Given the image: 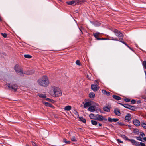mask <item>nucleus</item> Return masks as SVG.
<instances>
[{
  "mask_svg": "<svg viewBox=\"0 0 146 146\" xmlns=\"http://www.w3.org/2000/svg\"><path fill=\"white\" fill-rule=\"evenodd\" d=\"M50 94L54 97L61 96L62 95L61 90L59 88L56 87H52L50 92Z\"/></svg>",
  "mask_w": 146,
  "mask_h": 146,
  "instance_id": "obj_1",
  "label": "nucleus"
},
{
  "mask_svg": "<svg viewBox=\"0 0 146 146\" xmlns=\"http://www.w3.org/2000/svg\"><path fill=\"white\" fill-rule=\"evenodd\" d=\"M37 82L39 85L44 87H47L49 83L48 78L46 76H43L39 79Z\"/></svg>",
  "mask_w": 146,
  "mask_h": 146,
  "instance_id": "obj_2",
  "label": "nucleus"
},
{
  "mask_svg": "<svg viewBox=\"0 0 146 146\" xmlns=\"http://www.w3.org/2000/svg\"><path fill=\"white\" fill-rule=\"evenodd\" d=\"M14 69L16 73L19 74L21 75L24 74V72L22 67L19 65H16L15 66Z\"/></svg>",
  "mask_w": 146,
  "mask_h": 146,
  "instance_id": "obj_3",
  "label": "nucleus"
},
{
  "mask_svg": "<svg viewBox=\"0 0 146 146\" xmlns=\"http://www.w3.org/2000/svg\"><path fill=\"white\" fill-rule=\"evenodd\" d=\"M128 141H130L133 145L135 146H145V143L142 142L139 143V142H138L134 139H128Z\"/></svg>",
  "mask_w": 146,
  "mask_h": 146,
  "instance_id": "obj_4",
  "label": "nucleus"
},
{
  "mask_svg": "<svg viewBox=\"0 0 146 146\" xmlns=\"http://www.w3.org/2000/svg\"><path fill=\"white\" fill-rule=\"evenodd\" d=\"M7 86L8 88L10 89H13L15 91L17 90L18 88V86L16 84H13V82L8 83Z\"/></svg>",
  "mask_w": 146,
  "mask_h": 146,
  "instance_id": "obj_5",
  "label": "nucleus"
},
{
  "mask_svg": "<svg viewBox=\"0 0 146 146\" xmlns=\"http://www.w3.org/2000/svg\"><path fill=\"white\" fill-rule=\"evenodd\" d=\"M114 32L115 35L118 36H124V35L122 33L117 29H115L114 31Z\"/></svg>",
  "mask_w": 146,
  "mask_h": 146,
  "instance_id": "obj_6",
  "label": "nucleus"
},
{
  "mask_svg": "<svg viewBox=\"0 0 146 146\" xmlns=\"http://www.w3.org/2000/svg\"><path fill=\"white\" fill-rule=\"evenodd\" d=\"M96 119L99 121H106L107 119L104 117L102 116L99 115H96Z\"/></svg>",
  "mask_w": 146,
  "mask_h": 146,
  "instance_id": "obj_7",
  "label": "nucleus"
},
{
  "mask_svg": "<svg viewBox=\"0 0 146 146\" xmlns=\"http://www.w3.org/2000/svg\"><path fill=\"white\" fill-rule=\"evenodd\" d=\"M91 89L94 91H97L98 89V87L96 84L91 85Z\"/></svg>",
  "mask_w": 146,
  "mask_h": 146,
  "instance_id": "obj_8",
  "label": "nucleus"
},
{
  "mask_svg": "<svg viewBox=\"0 0 146 146\" xmlns=\"http://www.w3.org/2000/svg\"><path fill=\"white\" fill-rule=\"evenodd\" d=\"M96 107L94 105L90 106L88 108V110L90 112H93L95 111Z\"/></svg>",
  "mask_w": 146,
  "mask_h": 146,
  "instance_id": "obj_9",
  "label": "nucleus"
},
{
  "mask_svg": "<svg viewBox=\"0 0 146 146\" xmlns=\"http://www.w3.org/2000/svg\"><path fill=\"white\" fill-rule=\"evenodd\" d=\"M133 123L134 125L137 127L139 126L141 124L140 121L137 119H135L134 120Z\"/></svg>",
  "mask_w": 146,
  "mask_h": 146,
  "instance_id": "obj_10",
  "label": "nucleus"
},
{
  "mask_svg": "<svg viewBox=\"0 0 146 146\" xmlns=\"http://www.w3.org/2000/svg\"><path fill=\"white\" fill-rule=\"evenodd\" d=\"M139 133V130L137 129H133V131L132 133H131V134L132 133H133L134 135H138Z\"/></svg>",
  "mask_w": 146,
  "mask_h": 146,
  "instance_id": "obj_11",
  "label": "nucleus"
},
{
  "mask_svg": "<svg viewBox=\"0 0 146 146\" xmlns=\"http://www.w3.org/2000/svg\"><path fill=\"white\" fill-rule=\"evenodd\" d=\"M35 71L34 70H30L27 71H24V74L27 75L32 74L34 73Z\"/></svg>",
  "mask_w": 146,
  "mask_h": 146,
  "instance_id": "obj_12",
  "label": "nucleus"
},
{
  "mask_svg": "<svg viewBox=\"0 0 146 146\" xmlns=\"http://www.w3.org/2000/svg\"><path fill=\"white\" fill-rule=\"evenodd\" d=\"M108 120L110 122H117L119 120V119L117 118H111L110 117H108Z\"/></svg>",
  "mask_w": 146,
  "mask_h": 146,
  "instance_id": "obj_13",
  "label": "nucleus"
},
{
  "mask_svg": "<svg viewBox=\"0 0 146 146\" xmlns=\"http://www.w3.org/2000/svg\"><path fill=\"white\" fill-rule=\"evenodd\" d=\"M75 4L79 5L81 4L85 1L84 0H75Z\"/></svg>",
  "mask_w": 146,
  "mask_h": 146,
  "instance_id": "obj_14",
  "label": "nucleus"
},
{
  "mask_svg": "<svg viewBox=\"0 0 146 146\" xmlns=\"http://www.w3.org/2000/svg\"><path fill=\"white\" fill-rule=\"evenodd\" d=\"M114 113L117 115H120L121 114L119 110L117 108H116L114 110Z\"/></svg>",
  "mask_w": 146,
  "mask_h": 146,
  "instance_id": "obj_15",
  "label": "nucleus"
},
{
  "mask_svg": "<svg viewBox=\"0 0 146 146\" xmlns=\"http://www.w3.org/2000/svg\"><path fill=\"white\" fill-rule=\"evenodd\" d=\"M91 104L90 102H86L84 104V107L85 108H86V107H90V106L91 105Z\"/></svg>",
  "mask_w": 146,
  "mask_h": 146,
  "instance_id": "obj_16",
  "label": "nucleus"
},
{
  "mask_svg": "<svg viewBox=\"0 0 146 146\" xmlns=\"http://www.w3.org/2000/svg\"><path fill=\"white\" fill-rule=\"evenodd\" d=\"M66 3L68 5H72L74 4L76 5L75 0H72L69 1H67L66 2Z\"/></svg>",
  "mask_w": 146,
  "mask_h": 146,
  "instance_id": "obj_17",
  "label": "nucleus"
},
{
  "mask_svg": "<svg viewBox=\"0 0 146 146\" xmlns=\"http://www.w3.org/2000/svg\"><path fill=\"white\" fill-rule=\"evenodd\" d=\"M128 109L131 110L135 111L136 109V108L135 107L128 104Z\"/></svg>",
  "mask_w": 146,
  "mask_h": 146,
  "instance_id": "obj_18",
  "label": "nucleus"
},
{
  "mask_svg": "<svg viewBox=\"0 0 146 146\" xmlns=\"http://www.w3.org/2000/svg\"><path fill=\"white\" fill-rule=\"evenodd\" d=\"M102 33H99L98 32H96L95 33H94L93 34L94 36H101L102 35Z\"/></svg>",
  "mask_w": 146,
  "mask_h": 146,
  "instance_id": "obj_19",
  "label": "nucleus"
},
{
  "mask_svg": "<svg viewBox=\"0 0 146 146\" xmlns=\"http://www.w3.org/2000/svg\"><path fill=\"white\" fill-rule=\"evenodd\" d=\"M96 115L93 114H90L89 115V117L91 119H96Z\"/></svg>",
  "mask_w": 146,
  "mask_h": 146,
  "instance_id": "obj_20",
  "label": "nucleus"
},
{
  "mask_svg": "<svg viewBox=\"0 0 146 146\" xmlns=\"http://www.w3.org/2000/svg\"><path fill=\"white\" fill-rule=\"evenodd\" d=\"M64 109L65 111H70L71 109V107L70 106H66Z\"/></svg>",
  "mask_w": 146,
  "mask_h": 146,
  "instance_id": "obj_21",
  "label": "nucleus"
},
{
  "mask_svg": "<svg viewBox=\"0 0 146 146\" xmlns=\"http://www.w3.org/2000/svg\"><path fill=\"white\" fill-rule=\"evenodd\" d=\"M93 25L96 27L99 26L100 25V23L98 21H96L93 23Z\"/></svg>",
  "mask_w": 146,
  "mask_h": 146,
  "instance_id": "obj_22",
  "label": "nucleus"
},
{
  "mask_svg": "<svg viewBox=\"0 0 146 146\" xmlns=\"http://www.w3.org/2000/svg\"><path fill=\"white\" fill-rule=\"evenodd\" d=\"M141 125L145 129H146V124L144 121H143L141 122Z\"/></svg>",
  "mask_w": 146,
  "mask_h": 146,
  "instance_id": "obj_23",
  "label": "nucleus"
},
{
  "mask_svg": "<svg viewBox=\"0 0 146 146\" xmlns=\"http://www.w3.org/2000/svg\"><path fill=\"white\" fill-rule=\"evenodd\" d=\"M89 97L91 98H93L95 97V94L93 92H91L89 94Z\"/></svg>",
  "mask_w": 146,
  "mask_h": 146,
  "instance_id": "obj_24",
  "label": "nucleus"
},
{
  "mask_svg": "<svg viewBox=\"0 0 146 146\" xmlns=\"http://www.w3.org/2000/svg\"><path fill=\"white\" fill-rule=\"evenodd\" d=\"M104 110L107 112H109L110 111V108L107 106L103 108Z\"/></svg>",
  "mask_w": 146,
  "mask_h": 146,
  "instance_id": "obj_25",
  "label": "nucleus"
},
{
  "mask_svg": "<svg viewBox=\"0 0 146 146\" xmlns=\"http://www.w3.org/2000/svg\"><path fill=\"white\" fill-rule=\"evenodd\" d=\"M112 97L114 98L117 100H119L121 99V97H120L117 95H113Z\"/></svg>",
  "mask_w": 146,
  "mask_h": 146,
  "instance_id": "obj_26",
  "label": "nucleus"
},
{
  "mask_svg": "<svg viewBox=\"0 0 146 146\" xmlns=\"http://www.w3.org/2000/svg\"><path fill=\"white\" fill-rule=\"evenodd\" d=\"M91 122L92 124L94 125H96L97 124V122L95 120H92Z\"/></svg>",
  "mask_w": 146,
  "mask_h": 146,
  "instance_id": "obj_27",
  "label": "nucleus"
},
{
  "mask_svg": "<svg viewBox=\"0 0 146 146\" xmlns=\"http://www.w3.org/2000/svg\"><path fill=\"white\" fill-rule=\"evenodd\" d=\"M131 102V100L130 99L128 98V102ZM131 104H134L136 103V100L134 99H132L131 101Z\"/></svg>",
  "mask_w": 146,
  "mask_h": 146,
  "instance_id": "obj_28",
  "label": "nucleus"
},
{
  "mask_svg": "<svg viewBox=\"0 0 146 146\" xmlns=\"http://www.w3.org/2000/svg\"><path fill=\"white\" fill-rule=\"evenodd\" d=\"M38 96H39L40 97L42 98H45L46 97L45 95L43 94H38Z\"/></svg>",
  "mask_w": 146,
  "mask_h": 146,
  "instance_id": "obj_29",
  "label": "nucleus"
},
{
  "mask_svg": "<svg viewBox=\"0 0 146 146\" xmlns=\"http://www.w3.org/2000/svg\"><path fill=\"white\" fill-rule=\"evenodd\" d=\"M44 104L45 105L47 106H49L50 107H53V106H52L51 104L50 103L47 102H46L44 103Z\"/></svg>",
  "mask_w": 146,
  "mask_h": 146,
  "instance_id": "obj_30",
  "label": "nucleus"
},
{
  "mask_svg": "<svg viewBox=\"0 0 146 146\" xmlns=\"http://www.w3.org/2000/svg\"><path fill=\"white\" fill-rule=\"evenodd\" d=\"M135 137L136 138V139L137 140L140 141H143L142 139V138L141 137H140V136Z\"/></svg>",
  "mask_w": 146,
  "mask_h": 146,
  "instance_id": "obj_31",
  "label": "nucleus"
},
{
  "mask_svg": "<svg viewBox=\"0 0 146 146\" xmlns=\"http://www.w3.org/2000/svg\"><path fill=\"white\" fill-rule=\"evenodd\" d=\"M24 56L25 58H30L32 57V56L31 55L29 54L24 55Z\"/></svg>",
  "mask_w": 146,
  "mask_h": 146,
  "instance_id": "obj_32",
  "label": "nucleus"
},
{
  "mask_svg": "<svg viewBox=\"0 0 146 146\" xmlns=\"http://www.w3.org/2000/svg\"><path fill=\"white\" fill-rule=\"evenodd\" d=\"M80 120L82 121L84 123H85L86 122V120L85 119H84L82 117H81L79 118Z\"/></svg>",
  "mask_w": 146,
  "mask_h": 146,
  "instance_id": "obj_33",
  "label": "nucleus"
},
{
  "mask_svg": "<svg viewBox=\"0 0 146 146\" xmlns=\"http://www.w3.org/2000/svg\"><path fill=\"white\" fill-rule=\"evenodd\" d=\"M139 133H140L139 136L141 137L142 138L145 136V134L142 132H139Z\"/></svg>",
  "mask_w": 146,
  "mask_h": 146,
  "instance_id": "obj_34",
  "label": "nucleus"
},
{
  "mask_svg": "<svg viewBox=\"0 0 146 146\" xmlns=\"http://www.w3.org/2000/svg\"><path fill=\"white\" fill-rule=\"evenodd\" d=\"M121 137L123 138L125 140H127V137L125 136V135H121Z\"/></svg>",
  "mask_w": 146,
  "mask_h": 146,
  "instance_id": "obj_35",
  "label": "nucleus"
},
{
  "mask_svg": "<svg viewBox=\"0 0 146 146\" xmlns=\"http://www.w3.org/2000/svg\"><path fill=\"white\" fill-rule=\"evenodd\" d=\"M96 38L95 40H106V39L104 38H100L99 37H95Z\"/></svg>",
  "mask_w": 146,
  "mask_h": 146,
  "instance_id": "obj_36",
  "label": "nucleus"
},
{
  "mask_svg": "<svg viewBox=\"0 0 146 146\" xmlns=\"http://www.w3.org/2000/svg\"><path fill=\"white\" fill-rule=\"evenodd\" d=\"M120 104L123 106L125 108H128V104H125L123 103H119Z\"/></svg>",
  "mask_w": 146,
  "mask_h": 146,
  "instance_id": "obj_37",
  "label": "nucleus"
},
{
  "mask_svg": "<svg viewBox=\"0 0 146 146\" xmlns=\"http://www.w3.org/2000/svg\"><path fill=\"white\" fill-rule=\"evenodd\" d=\"M102 92L104 94H106L107 93H108V94H110V93L109 92H107L105 90H102Z\"/></svg>",
  "mask_w": 146,
  "mask_h": 146,
  "instance_id": "obj_38",
  "label": "nucleus"
},
{
  "mask_svg": "<svg viewBox=\"0 0 146 146\" xmlns=\"http://www.w3.org/2000/svg\"><path fill=\"white\" fill-rule=\"evenodd\" d=\"M71 140L74 141H76V139L75 137V136H73L71 138Z\"/></svg>",
  "mask_w": 146,
  "mask_h": 146,
  "instance_id": "obj_39",
  "label": "nucleus"
},
{
  "mask_svg": "<svg viewBox=\"0 0 146 146\" xmlns=\"http://www.w3.org/2000/svg\"><path fill=\"white\" fill-rule=\"evenodd\" d=\"M76 64L78 65H80V61L79 60H77L76 62Z\"/></svg>",
  "mask_w": 146,
  "mask_h": 146,
  "instance_id": "obj_40",
  "label": "nucleus"
},
{
  "mask_svg": "<svg viewBox=\"0 0 146 146\" xmlns=\"http://www.w3.org/2000/svg\"><path fill=\"white\" fill-rule=\"evenodd\" d=\"M131 119V114L128 113V121Z\"/></svg>",
  "mask_w": 146,
  "mask_h": 146,
  "instance_id": "obj_41",
  "label": "nucleus"
},
{
  "mask_svg": "<svg viewBox=\"0 0 146 146\" xmlns=\"http://www.w3.org/2000/svg\"><path fill=\"white\" fill-rule=\"evenodd\" d=\"M1 34L3 36H7V34L6 33H1Z\"/></svg>",
  "mask_w": 146,
  "mask_h": 146,
  "instance_id": "obj_42",
  "label": "nucleus"
},
{
  "mask_svg": "<svg viewBox=\"0 0 146 146\" xmlns=\"http://www.w3.org/2000/svg\"><path fill=\"white\" fill-rule=\"evenodd\" d=\"M68 141L66 139H64L63 140V142L64 143H66V144L67 143Z\"/></svg>",
  "mask_w": 146,
  "mask_h": 146,
  "instance_id": "obj_43",
  "label": "nucleus"
},
{
  "mask_svg": "<svg viewBox=\"0 0 146 146\" xmlns=\"http://www.w3.org/2000/svg\"><path fill=\"white\" fill-rule=\"evenodd\" d=\"M117 141L118 143H123V142L120 139H117Z\"/></svg>",
  "mask_w": 146,
  "mask_h": 146,
  "instance_id": "obj_44",
  "label": "nucleus"
},
{
  "mask_svg": "<svg viewBox=\"0 0 146 146\" xmlns=\"http://www.w3.org/2000/svg\"><path fill=\"white\" fill-rule=\"evenodd\" d=\"M32 145L34 146H37V145L33 142H32Z\"/></svg>",
  "mask_w": 146,
  "mask_h": 146,
  "instance_id": "obj_45",
  "label": "nucleus"
},
{
  "mask_svg": "<svg viewBox=\"0 0 146 146\" xmlns=\"http://www.w3.org/2000/svg\"><path fill=\"white\" fill-rule=\"evenodd\" d=\"M87 77L90 80H91V77H90V76H89V75H87Z\"/></svg>",
  "mask_w": 146,
  "mask_h": 146,
  "instance_id": "obj_46",
  "label": "nucleus"
},
{
  "mask_svg": "<svg viewBox=\"0 0 146 146\" xmlns=\"http://www.w3.org/2000/svg\"><path fill=\"white\" fill-rule=\"evenodd\" d=\"M128 114H127L126 116H125V119L126 120H128Z\"/></svg>",
  "mask_w": 146,
  "mask_h": 146,
  "instance_id": "obj_47",
  "label": "nucleus"
},
{
  "mask_svg": "<svg viewBox=\"0 0 146 146\" xmlns=\"http://www.w3.org/2000/svg\"><path fill=\"white\" fill-rule=\"evenodd\" d=\"M128 48L131 51H133V50L132 48H131L129 47V46H128Z\"/></svg>",
  "mask_w": 146,
  "mask_h": 146,
  "instance_id": "obj_48",
  "label": "nucleus"
},
{
  "mask_svg": "<svg viewBox=\"0 0 146 146\" xmlns=\"http://www.w3.org/2000/svg\"><path fill=\"white\" fill-rule=\"evenodd\" d=\"M70 143H71V142L70 141H68L67 142V143L66 144H70Z\"/></svg>",
  "mask_w": 146,
  "mask_h": 146,
  "instance_id": "obj_49",
  "label": "nucleus"
},
{
  "mask_svg": "<svg viewBox=\"0 0 146 146\" xmlns=\"http://www.w3.org/2000/svg\"><path fill=\"white\" fill-rule=\"evenodd\" d=\"M50 101L51 102H52V103H54V101L53 100L51 99V100Z\"/></svg>",
  "mask_w": 146,
  "mask_h": 146,
  "instance_id": "obj_50",
  "label": "nucleus"
},
{
  "mask_svg": "<svg viewBox=\"0 0 146 146\" xmlns=\"http://www.w3.org/2000/svg\"><path fill=\"white\" fill-rule=\"evenodd\" d=\"M46 100H47L48 101H50L51 100V99H50V98H47L46 99Z\"/></svg>",
  "mask_w": 146,
  "mask_h": 146,
  "instance_id": "obj_51",
  "label": "nucleus"
},
{
  "mask_svg": "<svg viewBox=\"0 0 146 146\" xmlns=\"http://www.w3.org/2000/svg\"><path fill=\"white\" fill-rule=\"evenodd\" d=\"M124 100L125 101L127 102H128V98H126V99H124Z\"/></svg>",
  "mask_w": 146,
  "mask_h": 146,
  "instance_id": "obj_52",
  "label": "nucleus"
},
{
  "mask_svg": "<svg viewBox=\"0 0 146 146\" xmlns=\"http://www.w3.org/2000/svg\"><path fill=\"white\" fill-rule=\"evenodd\" d=\"M143 139L144 141H146V137H144L143 138Z\"/></svg>",
  "mask_w": 146,
  "mask_h": 146,
  "instance_id": "obj_53",
  "label": "nucleus"
},
{
  "mask_svg": "<svg viewBox=\"0 0 146 146\" xmlns=\"http://www.w3.org/2000/svg\"><path fill=\"white\" fill-rule=\"evenodd\" d=\"M98 125L99 126H101L102 125V124L101 123H99Z\"/></svg>",
  "mask_w": 146,
  "mask_h": 146,
  "instance_id": "obj_54",
  "label": "nucleus"
},
{
  "mask_svg": "<svg viewBox=\"0 0 146 146\" xmlns=\"http://www.w3.org/2000/svg\"><path fill=\"white\" fill-rule=\"evenodd\" d=\"M118 123L119 124V125H121V122L120 123V122H118Z\"/></svg>",
  "mask_w": 146,
  "mask_h": 146,
  "instance_id": "obj_55",
  "label": "nucleus"
},
{
  "mask_svg": "<svg viewBox=\"0 0 146 146\" xmlns=\"http://www.w3.org/2000/svg\"><path fill=\"white\" fill-rule=\"evenodd\" d=\"M138 102L139 103H141V101L140 100H139V101H138Z\"/></svg>",
  "mask_w": 146,
  "mask_h": 146,
  "instance_id": "obj_56",
  "label": "nucleus"
},
{
  "mask_svg": "<svg viewBox=\"0 0 146 146\" xmlns=\"http://www.w3.org/2000/svg\"><path fill=\"white\" fill-rule=\"evenodd\" d=\"M106 94L107 95H110V94H108V93H107Z\"/></svg>",
  "mask_w": 146,
  "mask_h": 146,
  "instance_id": "obj_57",
  "label": "nucleus"
},
{
  "mask_svg": "<svg viewBox=\"0 0 146 146\" xmlns=\"http://www.w3.org/2000/svg\"><path fill=\"white\" fill-rule=\"evenodd\" d=\"M1 20H2L1 19V17H0V21H1Z\"/></svg>",
  "mask_w": 146,
  "mask_h": 146,
  "instance_id": "obj_58",
  "label": "nucleus"
},
{
  "mask_svg": "<svg viewBox=\"0 0 146 146\" xmlns=\"http://www.w3.org/2000/svg\"><path fill=\"white\" fill-rule=\"evenodd\" d=\"M26 146H30L29 145H26Z\"/></svg>",
  "mask_w": 146,
  "mask_h": 146,
  "instance_id": "obj_59",
  "label": "nucleus"
},
{
  "mask_svg": "<svg viewBox=\"0 0 146 146\" xmlns=\"http://www.w3.org/2000/svg\"><path fill=\"white\" fill-rule=\"evenodd\" d=\"M128 126L129 127V125H128Z\"/></svg>",
  "mask_w": 146,
  "mask_h": 146,
  "instance_id": "obj_60",
  "label": "nucleus"
}]
</instances>
